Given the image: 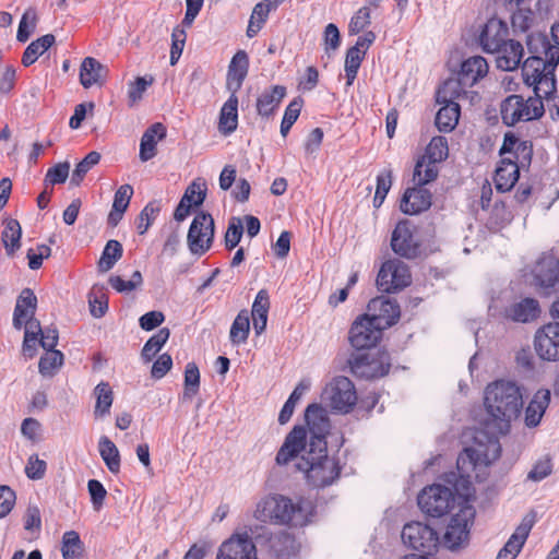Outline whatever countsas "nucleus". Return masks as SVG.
<instances>
[{
	"mask_svg": "<svg viewBox=\"0 0 559 559\" xmlns=\"http://www.w3.org/2000/svg\"><path fill=\"white\" fill-rule=\"evenodd\" d=\"M61 552L63 559H81L83 543L75 531H67L62 536Z\"/></svg>",
	"mask_w": 559,
	"mask_h": 559,
	"instance_id": "44",
	"label": "nucleus"
},
{
	"mask_svg": "<svg viewBox=\"0 0 559 559\" xmlns=\"http://www.w3.org/2000/svg\"><path fill=\"white\" fill-rule=\"evenodd\" d=\"M497 66L504 71L515 70L523 58V46L513 39L506 40L497 51Z\"/></svg>",
	"mask_w": 559,
	"mask_h": 559,
	"instance_id": "29",
	"label": "nucleus"
},
{
	"mask_svg": "<svg viewBox=\"0 0 559 559\" xmlns=\"http://www.w3.org/2000/svg\"><path fill=\"white\" fill-rule=\"evenodd\" d=\"M285 95L286 88L282 85H275L270 90H265L257 100V110L259 115L264 117L273 115Z\"/></svg>",
	"mask_w": 559,
	"mask_h": 559,
	"instance_id": "33",
	"label": "nucleus"
},
{
	"mask_svg": "<svg viewBox=\"0 0 559 559\" xmlns=\"http://www.w3.org/2000/svg\"><path fill=\"white\" fill-rule=\"evenodd\" d=\"M183 400H191L200 390V371L194 362H189L185 369Z\"/></svg>",
	"mask_w": 559,
	"mask_h": 559,
	"instance_id": "46",
	"label": "nucleus"
},
{
	"mask_svg": "<svg viewBox=\"0 0 559 559\" xmlns=\"http://www.w3.org/2000/svg\"><path fill=\"white\" fill-rule=\"evenodd\" d=\"M535 523L533 515H526L499 550L496 559H515L522 550L530 532Z\"/></svg>",
	"mask_w": 559,
	"mask_h": 559,
	"instance_id": "21",
	"label": "nucleus"
},
{
	"mask_svg": "<svg viewBox=\"0 0 559 559\" xmlns=\"http://www.w3.org/2000/svg\"><path fill=\"white\" fill-rule=\"evenodd\" d=\"M543 97L535 96L524 98L521 95H510L500 105L502 122L514 126L521 121H531L544 115Z\"/></svg>",
	"mask_w": 559,
	"mask_h": 559,
	"instance_id": "7",
	"label": "nucleus"
},
{
	"mask_svg": "<svg viewBox=\"0 0 559 559\" xmlns=\"http://www.w3.org/2000/svg\"><path fill=\"white\" fill-rule=\"evenodd\" d=\"M158 213L159 206L155 203H148L144 206L136 219V229L140 235H143L147 231L150 226L156 219Z\"/></svg>",
	"mask_w": 559,
	"mask_h": 559,
	"instance_id": "60",
	"label": "nucleus"
},
{
	"mask_svg": "<svg viewBox=\"0 0 559 559\" xmlns=\"http://www.w3.org/2000/svg\"><path fill=\"white\" fill-rule=\"evenodd\" d=\"M187 34L183 28L177 26L171 34L170 64L175 66L179 60L186 44Z\"/></svg>",
	"mask_w": 559,
	"mask_h": 559,
	"instance_id": "63",
	"label": "nucleus"
},
{
	"mask_svg": "<svg viewBox=\"0 0 559 559\" xmlns=\"http://www.w3.org/2000/svg\"><path fill=\"white\" fill-rule=\"evenodd\" d=\"M484 407L488 415L485 430H477L474 444L464 449L456 465L461 477L472 478L477 467L488 466L498 460L501 447L498 437L510 431L523 408L521 386L512 380H496L484 390Z\"/></svg>",
	"mask_w": 559,
	"mask_h": 559,
	"instance_id": "1",
	"label": "nucleus"
},
{
	"mask_svg": "<svg viewBox=\"0 0 559 559\" xmlns=\"http://www.w3.org/2000/svg\"><path fill=\"white\" fill-rule=\"evenodd\" d=\"M436 116V126L441 132L452 131L460 119V105L457 103L442 104Z\"/></svg>",
	"mask_w": 559,
	"mask_h": 559,
	"instance_id": "40",
	"label": "nucleus"
},
{
	"mask_svg": "<svg viewBox=\"0 0 559 559\" xmlns=\"http://www.w3.org/2000/svg\"><path fill=\"white\" fill-rule=\"evenodd\" d=\"M520 176V165L511 157L501 158L495 174V183L497 190L506 192L511 190Z\"/></svg>",
	"mask_w": 559,
	"mask_h": 559,
	"instance_id": "26",
	"label": "nucleus"
},
{
	"mask_svg": "<svg viewBox=\"0 0 559 559\" xmlns=\"http://www.w3.org/2000/svg\"><path fill=\"white\" fill-rule=\"evenodd\" d=\"M214 219L211 214L199 213L194 216L187 235L190 252L202 255L207 252L214 240Z\"/></svg>",
	"mask_w": 559,
	"mask_h": 559,
	"instance_id": "10",
	"label": "nucleus"
},
{
	"mask_svg": "<svg viewBox=\"0 0 559 559\" xmlns=\"http://www.w3.org/2000/svg\"><path fill=\"white\" fill-rule=\"evenodd\" d=\"M312 512L310 501L300 499L294 503L282 495H269L257 501L252 518L263 524L302 526L309 522Z\"/></svg>",
	"mask_w": 559,
	"mask_h": 559,
	"instance_id": "3",
	"label": "nucleus"
},
{
	"mask_svg": "<svg viewBox=\"0 0 559 559\" xmlns=\"http://www.w3.org/2000/svg\"><path fill=\"white\" fill-rule=\"evenodd\" d=\"M366 314L383 331L399 321L401 310L395 300L380 296L369 301Z\"/></svg>",
	"mask_w": 559,
	"mask_h": 559,
	"instance_id": "18",
	"label": "nucleus"
},
{
	"mask_svg": "<svg viewBox=\"0 0 559 559\" xmlns=\"http://www.w3.org/2000/svg\"><path fill=\"white\" fill-rule=\"evenodd\" d=\"M154 82L153 76H139L128 84V104L130 107L136 105L142 98L147 87Z\"/></svg>",
	"mask_w": 559,
	"mask_h": 559,
	"instance_id": "53",
	"label": "nucleus"
},
{
	"mask_svg": "<svg viewBox=\"0 0 559 559\" xmlns=\"http://www.w3.org/2000/svg\"><path fill=\"white\" fill-rule=\"evenodd\" d=\"M91 314L94 318H102L108 310V298L104 287L95 285L88 294Z\"/></svg>",
	"mask_w": 559,
	"mask_h": 559,
	"instance_id": "49",
	"label": "nucleus"
},
{
	"mask_svg": "<svg viewBox=\"0 0 559 559\" xmlns=\"http://www.w3.org/2000/svg\"><path fill=\"white\" fill-rule=\"evenodd\" d=\"M96 403L94 407L95 418H104L110 413L114 402V392L108 382L98 383L93 392Z\"/></svg>",
	"mask_w": 559,
	"mask_h": 559,
	"instance_id": "39",
	"label": "nucleus"
},
{
	"mask_svg": "<svg viewBox=\"0 0 559 559\" xmlns=\"http://www.w3.org/2000/svg\"><path fill=\"white\" fill-rule=\"evenodd\" d=\"M534 284L539 287H552L559 278V261L554 255H544L535 264Z\"/></svg>",
	"mask_w": 559,
	"mask_h": 559,
	"instance_id": "24",
	"label": "nucleus"
},
{
	"mask_svg": "<svg viewBox=\"0 0 559 559\" xmlns=\"http://www.w3.org/2000/svg\"><path fill=\"white\" fill-rule=\"evenodd\" d=\"M390 367L389 354L384 350H376L359 355L352 368L359 377L372 379L385 376Z\"/></svg>",
	"mask_w": 559,
	"mask_h": 559,
	"instance_id": "15",
	"label": "nucleus"
},
{
	"mask_svg": "<svg viewBox=\"0 0 559 559\" xmlns=\"http://www.w3.org/2000/svg\"><path fill=\"white\" fill-rule=\"evenodd\" d=\"M411 284V273L407 265L397 260L385 261L378 273L377 285L380 290L393 293Z\"/></svg>",
	"mask_w": 559,
	"mask_h": 559,
	"instance_id": "11",
	"label": "nucleus"
},
{
	"mask_svg": "<svg viewBox=\"0 0 559 559\" xmlns=\"http://www.w3.org/2000/svg\"><path fill=\"white\" fill-rule=\"evenodd\" d=\"M423 187L424 186H416L406 189L400 204V209L403 213L415 215L430 207L431 193Z\"/></svg>",
	"mask_w": 559,
	"mask_h": 559,
	"instance_id": "23",
	"label": "nucleus"
},
{
	"mask_svg": "<svg viewBox=\"0 0 559 559\" xmlns=\"http://www.w3.org/2000/svg\"><path fill=\"white\" fill-rule=\"evenodd\" d=\"M248 72V56L243 50H239L233 57L227 72V88L236 93L242 85Z\"/></svg>",
	"mask_w": 559,
	"mask_h": 559,
	"instance_id": "30",
	"label": "nucleus"
},
{
	"mask_svg": "<svg viewBox=\"0 0 559 559\" xmlns=\"http://www.w3.org/2000/svg\"><path fill=\"white\" fill-rule=\"evenodd\" d=\"M293 462L313 487L331 485L340 475L336 460L328 455V447L319 442V448H305Z\"/></svg>",
	"mask_w": 559,
	"mask_h": 559,
	"instance_id": "4",
	"label": "nucleus"
},
{
	"mask_svg": "<svg viewBox=\"0 0 559 559\" xmlns=\"http://www.w3.org/2000/svg\"><path fill=\"white\" fill-rule=\"evenodd\" d=\"M449 155L448 141L443 136H435L426 147L425 154L421 156L437 164L447 159Z\"/></svg>",
	"mask_w": 559,
	"mask_h": 559,
	"instance_id": "51",
	"label": "nucleus"
},
{
	"mask_svg": "<svg viewBox=\"0 0 559 559\" xmlns=\"http://www.w3.org/2000/svg\"><path fill=\"white\" fill-rule=\"evenodd\" d=\"M534 348L543 360H559V323H547L539 328L535 333Z\"/></svg>",
	"mask_w": 559,
	"mask_h": 559,
	"instance_id": "17",
	"label": "nucleus"
},
{
	"mask_svg": "<svg viewBox=\"0 0 559 559\" xmlns=\"http://www.w3.org/2000/svg\"><path fill=\"white\" fill-rule=\"evenodd\" d=\"M392 186V173L383 170L377 176V188L373 198V206L379 209L385 200Z\"/></svg>",
	"mask_w": 559,
	"mask_h": 559,
	"instance_id": "57",
	"label": "nucleus"
},
{
	"mask_svg": "<svg viewBox=\"0 0 559 559\" xmlns=\"http://www.w3.org/2000/svg\"><path fill=\"white\" fill-rule=\"evenodd\" d=\"M501 158L511 157L519 165H525L532 158V144L530 141L521 139L514 132L509 131L504 134L503 143L499 150Z\"/></svg>",
	"mask_w": 559,
	"mask_h": 559,
	"instance_id": "20",
	"label": "nucleus"
},
{
	"mask_svg": "<svg viewBox=\"0 0 559 559\" xmlns=\"http://www.w3.org/2000/svg\"><path fill=\"white\" fill-rule=\"evenodd\" d=\"M257 547L247 532H235L222 543L217 559H254Z\"/></svg>",
	"mask_w": 559,
	"mask_h": 559,
	"instance_id": "16",
	"label": "nucleus"
},
{
	"mask_svg": "<svg viewBox=\"0 0 559 559\" xmlns=\"http://www.w3.org/2000/svg\"><path fill=\"white\" fill-rule=\"evenodd\" d=\"M243 231V224L240 218L233 217L225 233V246L227 249H234L240 241Z\"/></svg>",
	"mask_w": 559,
	"mask_h": 559,
	"instance_id": "62",
	"label": "nucleus"
},
{
	"mask_svg": "<svg viewBox=\"0 0 559 559\" xmlns=\"http://www.w3.org/2000/svg\"><path fill=\"white\" fill-rule=\"evenodd\" d=\"M488 73V63L480 56L469 57L462 62L459 76L463 80L465 86H473Z\"/></svg>",
	"mask_w": 559,
	"mask_h": 559,
	"instance_id": "28",
	"label": "nucleus"
},
{
	"mask_svg": "<svg viewBox=\"0 0 559 559\" xmlns=\"http://www.w3.org/2000/svg\"><path fill=\"white\" fill-rule=\"evenodd\" d=\"M382 336V330L367 314H360L353 322L348 340L356 349H365L374 346Z\"/></svg>",
	"mask_w": 559,
	"mask_h": 559,
	"instance_id": "14",
	"label": "nucleus"
},
{
	"mask_svg": "<svg viewBox=\"0 0 559 559\" xmlns=\"http://www.w3.org/2000/svg\"><path fill=\"white\" fill-rule=\"evenodd\" d=\"M98 452L108 471L112 474H118L121 467L120 452L107 436L99 438Z\"/></svg>",
	"mask_w": 559,
	"mask_h": 559,
	"instance_id": "35",
	"label": "nucleus"
},
{
	"mask_svg": "<svg viewBox=\"0 0 559 559\" xmlns=\"http://www.w3.org/2000/svg\"><path fill=\"white\" fill-rule=\"evenodd\" d=\"M250 333V314L247 309L238 312L229 330V341L233 345L245 344Z\"/></svg>",
	"mask_w": 559,
	"mask_h": 559,
	"instance_id": "38",
	"label": "nucleus"
},
{
	"mask_svg": "<svg viewBox=\"0 0 559 559\" xmlns=\"http://www.w3.org/2000/svg\"><path fill=\"white\" fill-rule=\"evenodd\" d=\"M100 154L98 152H90L75 167L71 176V185L80 186L85 175L99 163Z\"/></svg>",
	"mask_w": 559,
	"mask_h": 559,
	"instance_id": "54",
	"label": "nucleus"
},
{
	"mask_svg": "<svg viewBox=\"0 0 559 559\" xmlns=\"http://www.w3.org/2000/svg\"><path fill=\"white\" fill-rule=\"evenodd\" d=\"M37 298L34 293L25 288L17 297L13 312V326L17 330L24 326L23 354L33 358L36 354L38 334L40 333V323L35 319Z\"/></svg>",
	"mask_w": 559,
	"mask_h": 559,
	"instance_id": "5",
	"label": "nucleus"
},
{
	"mask_svg": "<svg viewBox=\"0 0 559 559\" xmlns=\"http://www.w3.org/2000/svg\"><path fill=\"white\" fill-rule=\"evenodd\" d=\"M559 61L544 55L528 57L522 66V76L526 85L534 88L535 95L549 98L557 91L555 70Z\"/></svg>",
	"mask_w": 559,
	"mask_h": 559,
	"instance_id": "6",
	"label": "nucleus"
},
{
	"mask_svg": "<svg viewBox=\"0 0 559 559\" xmlns=\"http://www.w3.org/2000/svg\"><path fill=\"white\" fill-rule=\"evenodd\" d=\"M55 43V36L47 34L32 41L22 56V63L25 67L33 64Z\"/></svg>",
	"mask_w": 559,
	"mask_h": 559,
	"instance_id": "42",
	"label": "nucleus"
},
{
	"mask_svg": "<svg viewBox=\"0 0 559 559\" xmlns=\"http://www.w3.org/2000/svg\"><path fill=\"white\" fill-rule=\"evenodd\" d=\"M414 231V225L407 219L396 224L391 238V247L396 254L405 258L416 257L418 242Z\"/></svg>",
	"mask_w": 559,
	"mask_h": 559,
	"instance_id": "19",
	"label": "nucleus"
},
{
	"mask_svg": "<svg viewBox=\"0 0 559 559\" xmlns=\"http://www.w3.org/2000/svg\"><path fill=\"white\" fill-rule=\"evenodd\" d=\"M269 309V294L265 289H261L254 298L251 310L253 330L257 335H261L266 329Z\"/></svg>",
	"mask_w": 559,
	"mask_h": 559,
	"instance_id": "32",
	"label": "nucleus"
},
{
	"mask_svg": "<svg viewBox=\"0 0 559 559\" xmlns=\"http://www.w3.org/2000/svg\"><path fill=\"white\" fill-rule=\"evenodd\" d=\"M166 136V128L162 123L152 124L143 133L140 143L139 157L142 162H147L156 155V146L159 141Z\"/></svg>",
	"mask_w": 559,
	"mask_h": 559,
	"instance_id": "27",
	"label": "nucleus"
},
{
	"mask_svg": "<svg viewBox=\"0 0 559 559\" xmlns=\"http://www.w3.org/2000/svg\"><path fill=\"white\" fill-rule=\"evenodd\" d=\"M63 364V354L60 350H47L40 358L38 368L44 377L53 376Z\"/></svg>",
	"mask_w": 559,
	"mask_h": 559,
	"instance_id": "52",
	"label": "nucleus"
},
{
	"mask_svg": "<svg viewBox=\"0 0 559 559\" xmlns=\"http://www.w3.org/2000/svg\"><path fill=\"white\" fill-rule=\"evenodd\" d=\"M402 539L406 546L427 554L436 550L439 543L437 533L420 522L406 524L402 531Z\"/></svg>",
	"mask_w": 559,
	"mask_h": 559,
	"instance_id": "13",
	"label": "nucleus"
},
{
	"mask_svg": "<svg viewBox=\"0 0 559 559\" xmlns=\"http://www.w3.org/2000/svg\"><path fill=\"white\" fill-rule=\"evenodd\" d=\"M551 393L548 389H540L535 392L525 408V425L530 428L537 427L549 406Z\"/></svg>",
	"mask_w": 559,
	"mask_h": 559,
	"instance_id": "25",
	"label": "nucleus"
},
{
	"mask_svg": "<svg viewBox=\"0 0 559 559\" xmlns=\"http://www.w3.org/2000/svg\"><path fill=\"white\" fill-rule=\"evenodd\" d=\"M509 29L504 22L497 19L489 20L479 36V44L484 51L495 53L507 40Z\"/></svg>",
	"mask_w": 559,
	"mask_h": 559,
	"instance_id": "22",
	"label": "nucleus"
},
{
	"mask_svg": "<svg viewBox=\"0 0 559 559\" xmlns=\"http://www.w3.org/2000/svg\"><path fill=\"white\" fill-rule=\"evenodd\" d=\"M438 175V164L420 157L414 168L413 181L415 186H425L435 181Z\"/></svg>",
	"mask_w": 559,
	"mask_h": 559,
	"instance_id": "41",
	"label": "nucleus"
},
{
	"mask_svg": "<svg viewBox=\"0 0 559 559\" xmlns=\"http://www.w3.org/2000/svg\"><path fill=\"white\" fill-rule=\"evenodd\" d=\"M143 283L142 274L140 271H135L132 274L131 280L126 281L118 275H112L109 278V284L118 293H130L136 288H139Z\"/></svg>",
	"mask_w": 559,
	"mask_h": 559,
	"instance_id": "58",
	"label": "nucleus"
},
{
	"mask_svg": "<svg viewBox=\"0 0 559 559\" xmlns=\"http://www.w3.org/2000/svg\"><path fill=\"white\" fill-rule=\"evenodd\" d=\"M365 58V53L361 52L358 47H350L346 52L345 58V75H346V85L352 86L357 72L360 68V64Z\"/></svg>",
	"mask_w": 559,
	"mask_h": 559,
	"instance_id": "50",
	"label": "nucleus"
},
{
	"mask_svg": "<svg viewBox=\"0 0 559 559\" xmlns=\"http://www.w3.org/2000/svg\"><path fill=\"white\" fill-rule=\"evenodd\" d=\"M475 511L471 506H463L453 514L445 527L442 543L450 550L465 548L469 542V531Z\"/></svg>",
	"mask_w": 559,
	"mask_h": 559,
	"instance_id": "9",
	"label": "nucleus"
},
{
	"mask_svg": "<svg viewBox=\"0 0 559 559\" xmlns=\"http://www.w3.org/2000/svg\"><path fill=\"white\" fill-rule=\"evenodd\" d=\"M371 11L368 5L361 7L350 19L348 32L356 35L362 32L370 24Z\"/></svg>",
	"mask_w": 559,
	"mask_h": 559,
	"instance_id": "61",
	"label": "nucleus"
},
{
	"mask_svg": "<svg viewBox=\"0 0 559 559\" xmlns=\"http://www.w3.org/2000/svg\"><path fill=\"white\" fill-rule=\"evenodd\" d=\"M170 335L167 328L160 329L156 334L148 338L142 349V358L150 361L163 348Z\"/></svg>",
	"mask_w": 559,
	"mask_h": 559,
	"instance_id": "48",
	"label": "nucleus"
},
{
	"mask_svg": "<svg viewBox=\"0 0 559 559\" xmlns=\"http://www.w3.org/2000/svg\"><path fill=\"white\" fill-rule=\"evenodd\" d=\"M22 229L16 219L10 218L5 221V226L2 231V243L9 255H13L21 247Z\"/></svg>",
	"mask_w": 559,
	"mask_h": 559,
	"instance_id": "43",
	"label": "nucleus"
},
{
	"mask_svg": "<svg viewBox=\"0 0 559 559\" xmlns=\"http://www.w3.org/2000/svg\"><path fill=\"white\" fill-rule=\"evenodd\" d=\"M453 501L454 496L451 489L441 485L428 486L418 496L419 508L431 516L443 515Z\"/></svg>",
	"mask_w": 559,
	"mask_h": 559,
	"instance_id": "12",
	"label": "nucleus"
},
{
	"mask_svg": "<svg viewBox=\"0 0 559 559\" xmlns=\"http://www.w3.org/2000/svg\"><path fill=\"white\" fill-rule=\"evenodd\" d=\"M539 312L538 301L533 298H525L508 307L504 313L512 321L526 323L537 319Z\"/></svg>",
	"mask_w": 559,
	"mask_h": 559,
	"instance_id": "31",
	"label": "nucleus"
},
{
	"mask_svg": "<svg viewBox=\"0 0 559 559\" xmlns=\"http://www.w3.org/2000/svg\"><path fill=\"white\" fill-rule=\"evenodd\" d=\"M305 417L307 428L295 426L278 449L275 456L278 466L292 463L305 448H319V442L328 447L325 438L331 425L326 409L321 405L311 404L307 407Z\"/></svg>",
	"mask_w": 559,
	"mask_h": 559,
	"instance_id": "2",
	"label": "nucleus"
},
{
	"mask_svg": "<svg viewBox=\"0 0 559 559\" xmlns=\"http://www.w3.org/2000/svg\"><path fill=\"white\" fill-rule=\"evenodd\" d=\"M463 84V80L457 75V78H450L443 82V84L437 91V103L438 104H450L456 103L455 99L460 98L462 94L466 92V88Z\"/></svg>",
	"mask_w": 559,
	"mask_h": 559,
	"instance_id": "37",
	"label": "nucleus"
},
{
	"mask_svg": "<svg viewBox=\"0 0 559 559\" xmlns=\"http://www.w3.org/2000/svg\"><path fill=\"white\" fill-rule=\"evenodd\" d=\"M301 107H302V99H300V98H295L286 107L284 117H283V120L281 123V134L283 136L287 135L290 128L298 119V117L300 115Z\"/></svg>",
	"mask_w": 559,
	"mask_h": 559,
	"instance_id": "56",
	"label": "nucleus"
},
{
	"mask_svg": "<svg viewBox=\"0 0 559 559\" xmlns=\"http://www.w3.org/2000/svg\"><path fill=\"white\" fill-rule=\"evenodd\" d=\"M321 400L334 412L348 414L356 405L357 393L348 378L335 377L324 386Z\"/></svg>",
	"mask_w": 559,
	"mask_h": 559,
	"instance_id": "8",
	"label": "nucleus"
},
{
	"mask_svg": "<svg viewBox=\"0 0 559 559\" xmlns=\"http://www.w3.org/2000/svg\"><path fill=\"white\" fill-rule=\"evenodd\" d=\"M122 257V246L117 240H109L99 258L98 269L102 272H108L116 262Z\"/></svg>",
	"mask_w": 559,
	"mask_h": 559,
	"instance_id": "45",
	"label": "nucleus"
},
{
	"mask_svg": "<svg viewBox=\"0 0 559 559\" xmlns=\"http://www.w3.org/2000/svg\"><path fill=\"white\" fill-rule=\"evenodd\" d=\"M238 126V98L236 93H231L229 98L224 103L219 112L218 129L224 134H229L237 129Z\"/></svg>",
	"mask_w": 559,
	"mask_h": 559,
	"instance_id": "34",
	"label": "nucleus"
},
{
	"mask_svg": "<svg viewBox=\"0 0 559 559\" xmlns=\"http://www.w3.org/2000/svg\"><path fill=\"white\" fill-rule=\"evenodd\" d=\"M70 163L62 162L50 167L45 176V185H60L67 181L70 174Z\"/></svg>",
	"mask_w": 559,
	"mask_h": 559,
	"instance_id": "59",
	"label": "nucleus"
},
{
	"mask_svg": "<svg viewBox=\"0 0 559 559\" xmlns=\"http://www.w3.org/2000/svg\"><path fill=\"white\" fill-rule=\"evenodd\" d=\"M37 23V13L35 9L28 8L19 24L16 39L21 43H25L29 36L34 33Z\"/></svg>",
	"mask_w": 559,
	"mask_h": 559,
	"instance_id": "55",
	"label": "nucleus"
},
{
	"mask_svg": "<svg viewBox=\"0 0 559 559\" xmlns=\"http://www.w3.org/2000/svg\"><path fill=\"white\" fill-rule=\"evenodd\" d=\"M341 44V35L337 26L330 23L324 28L323 45L326 53L334 52Z\"/></svg>",
	"mask_w": 559,
	"mask_h": 559,
	"instance_id": "64",
	"label": "nucleus"
},
{
	"mask_svg": "<svg viewBox=\"0 0 559 559\" xmlns=\"http://www.w3.org/2000/svg\"><path fill=\"white\" fill-rule=\"evenodd\" d=\"M206 182L204 179H194L186 189L181 200L193 207L201 205L206 197Z\"/></svg>",
	"mask_w": 559,
	"mask_h": 559,
	"instance_id": "47",
	"label": "nucleus"
},
{
	"mask_svg": "<svg viewBox=\"0 0 559 559\" xmlns=\"http://www.w3.org/2000/svg\"><path fill=\"white\" fill-rule=\"evenodd\" d=\"M104 66L93 57L83 59L80 67V83L84 88H90L100 82Z\"/></svg>",
	"mask_w": 559,
	"mask_h": 559,
	"instance_id": "36",
	"label": "nucleus"
}]
</instances>
